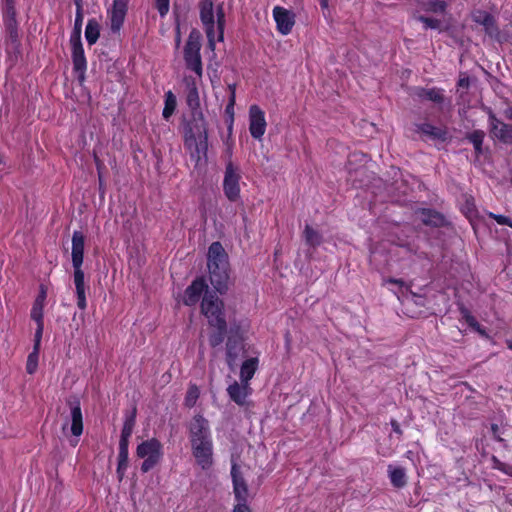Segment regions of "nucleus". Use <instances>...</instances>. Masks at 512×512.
Wrapping results in <instances>:
<instances>
[{
    "mask_svg": "<svg viewBox=\"0 0 512 512\" xmlns=\"http://www.w3.org/2000/svg\"><path fill=\"white\" fill-rule=\"evenodd\" d=\"M45 299H46V291L42 287L39 295L37 296V298L35 299V301L33 303V307L31 309V314H30L31 318L36 323H44L43 322V309H44Z\"/></svg>",
    "mask_w": 512,
    "mask_h": 512,
    "instance_id": "4be33fe9",
    "label": "nucleus"
},
{
    "mask_svg": "<svg viewBox=\"0 0 512 512\" xmlns=\"http://www.w3.org/2000/svg\"><path fill=\"white\" fill-rule=\"evenodd\" d=\"M266 119L264 111L257 105H252L249 109V131L253 138L261 139L266 131Z\"/></svg>",
    "mask_w": 512,
    "mask_h": 512,
    "instance_id": "9d476101",
    "label": "nucleus"
},
{
    "mask_svg": "<svg viewBox=\"0 0 512 512\" xmlns=\"http://www.w3.org/2000/svg\"><path fill=\"white\" fill-rule=\"evenodd\" d=\"M464 211L469 218H472L475 215V205L473 201L467 200Z\"/></svg>",
    "mask_w": 512,
    "mask_h": 512,
    "instance_id": "09e8293b",
    "label": "nucleus"
},
{
    "mask_svg": "<svg viewBox=\"0 0 512 512\" xmlns=\"http://www.w3.org/2000/svg\"><path fill=\"white\" fill-rule=\"evenodd\" d=\"M75 5H76V9L77 10H82L83 9V6H82V0H73Z\"/></svg>",
    "mask_w": 512,
    "mask_h": 512,
    "instance_id": "6e6d98bb",
    "label": "nucleus"
},
{
    "mask_svg": "<svg viewBox=\"0 0 512 512\" xmlns=\"http://www.w3.org/2000/svg\"><path fill=\"white\" fill-rule=\"evenodd\" d=\"M244 344L240 339L229 337L227 342V362L233 368L238 359L244 355Z\"/></svg>",
    "mask_w": 512,
    "mask_h": 512,
    "instance_id": "6ab92c4d",
    "label": "nucleus"
},
{
    "mask_svg": "<svg viewBox=\"0 0 512 512\" xmlns=\"http://www.w3.org/2000/svg\"><path fill=\"white\" fill-rule=\"evenodd\" d=\"M392 426H393V429L396 433H401V430L399 428V425L396 421H392Z\"/></svg>",
    "mask_w": 512,
    "mask_h": 512,
    "instance_id": "4d7b16f0",
    "label": "nucleus"
},
{
    "mask_svg": "<svg viewBox=\"0 0 512 512\" xmlns=\"http://www.w3.org/2000/svg\"><path fill=\"white\" fill-rule=\"evenodd\" d=\"M273 16L279 32L283 35L290 33L294 25V15L289 10L276 6L273 9Z\"/></svg>",
    "mask_w": 512,
    "mask_h": 512,
    "instance_id": "2eb2a0df",
    "label": "nucleus"
},
{
    "mask_svg": "<svg viewBox=\"0 0 512 512\" xmlns=\"http://www.w3.org/2000/svg\"><path fill=\"white\" fill-rule=\"evenodd\" d=\"M489 217L493 218L500 225H508L512 228V220L506 216L489 213Z\"/></svg>",
    "mask_w": 512,
    "mask_h": 512,
    "instance_id": "49530a36",
    "label": "nucleus"
},
{
    "mask_svg": "<svg viewBox=\"0 0 512 512\" xmlns=\"http://www.w3.org/2000/svg\"><path fill=\"white\" fill-rule=\"evenodd\" d=\"M155 6L161 16H165L169 11V0H155Z\"/></svg>",
    "mask_w": 512,
    "mask_h": 512,
    "instance_id": "c03bdc74",
    "label": "nucleus"
},
{
    "mask_svg": "<svg viewBox=\"0 0 512 512\" xmlns=\"http://www.w3.org/2000/svg\"><path fill=\"white\" fill-rule=\"evenodd\" d=\"M100 35V26L97 20L90 19L86 25L85 38L87 42L92 45L96 43Z\"/></svg>",
    "mask_w": 512,
    "mask_h": 512,
    "instance_id": "c85d7f7f",
    "label": "nucleus"
},
{
    "mask_svg": "<svg viewBox=\"0 0 512 512\" xmlns=\"http://www.w3.org/2000/svg\"><path fill=\"white\" fill-rule=\"evenodd\" d=\"M508 347L512 350V341L509 342Z\"/></svg>",
    "mask_w": 512,
    "mask_h": 512,
    "instance_id": "680f3d73",
    "label": "nucleus"
},
{
    "mask_svg": "<svg viewBox=\"0 0 512 512\" xmlns=\"http://www.w3.org/2000/svg\"><path fill=\"white\" fill-rule=\"evenodd\" d=\"M304 238L308 245L310 246H318L321 243L322 237L321 235L314 230L311 226L306 225L304 229Z\"/></svg>",
    "mask_w": 512,
    "mask_h": 512,
    "instance_id": "473e14b6",
    "label": "nucleus"
},
{
    "mask_svg": "<svg viewBox=\"0 0 512 512\" xmlns=\"http://www.w3.org/2000/svg\"><path fill=\"white\" fill-rule=\"evenodd\" d=\"M209 278L214 288L223 293L227 290L229 280L228 257L220 242H213L207 254Z\"/></svg>",
    "mask_w": 512,
    "mask_h": 512,
    "instance_id": "f257e3e1",
    "label": "nucleus"
},
{
    "mask_svg": "<svg viewBox=\"0 0 512 512\" xmlns=\"http://www.w3.org/2000/svg\"><path fill=\"white\" fill-rule=\"evenodd\" d=\"M458 85H459L460 87H464V88L468 87V85H469V79H468V78H466V77H462V78H460V79H459V82H458Z\"/></svg>",
    "mask_w": 512,
    "mask_h": 512,
    "instance_id": "603ef678",
    "label": "nucleus"
},
{
    "mask_svg": "<svg viewBox=\"0 0 512 512\" xmlns=\"http://www.w3.org/2000/svg\"><path fill=\"white\" fill-rule=\"evenodd\" d=\"M231 475L234 485V494L236 499L238 500V503L246 504V500L248 497V488L240 474L239 468L235 464L232 466Z\"/></svg>",
    "mask_w": 512,
    "mask_h": 512,
    "instance_id": "f3484780",
    "label": "nucleus"
},
{
    "mask_svg": "<svg viewBox=\"0 0 512 512\" xmlns=\"http://www.w3.org/2000/svg\"><path fill=\"white\" fill-rule=\"evenodd\" d=\"M499 468L502 469L505 473L512 475V468L511 467H506L505 464H501L499 466Z\"/></svg>",
    "mask_w": 512,
    "mask_h": 512,
    "instance_id": "5fc2aeb1",
    "label": "nucleus"
},
{
    "mask_svg": "<svg viewBox=\"0 0 512 512\" xmlns=\"http://www.w3.org/2000/svg\"><path fill=\"white\" fill-rule=\"evenodd\" d=\"M492 430L494 432V435L496 436L497 425H492Z\"/></svg>",
    "mask_w": 512,
    "mask_h": 512,
    "instance_id": "bf43d9fd",
    "label": "nucleus"
},
{
    "mask_svg": "<svg viewBox=\"0 0 512 512\" xmlns=\"http://www.w3.org/2000/svg\"><path fill=\"white\" fill-rule=\"evenodd\" d=\"M227 392L234 402H236L239 405H243L246 401V398L251 393V388L249 383L234 382L233 384L229 385Z\"/></svg>",
    "mask_w": 512,
    "mask_h": 512,
    "instance_id": "a211bd4d",
    "label": "nucleus"
},
{
    "mask_svg": "<svg viewBox=\"0 0 512 512\" xmlns=\"http://www.w3.org/2000/svg\"><path fill=\"white\" fill-rule=\"evenodd\" d=\"M416 20L423 23L425 29H437L439 31H444L447 29V27H443V24L440 20L435 18L419 15L416 16Z\"/></svg>",
    "mask_w": 512,
    "mask_h": 512,
    "instance_id": "2f4dec72",
    "label": "nucleus"
},
{
    "mask_svg": "<svg viewBox=\"0 0 512 512\" xmlns=\"http://www.w3.org/2000/svg\"><path fill=\"white\" fill-rule=\"evenodd\" d=\"M5 27H6V31H7L8 35H9L11 45L13 46V48H16L17 43H18V37H19L16 18L12 17V18L5 19Z\"/></svg>",
    "mask_w": 512,
    "mask_h": 512,
    "instance_id": "c756f323",
    "label": "nucleus"
},
{
    "mask_svg": "<svg viewBox=\"0 0 512 512\" xmlns=\"http://www.w3.org/2000/svg\"><path fill=\"white\" fill-rule=\"evenodd\" d=\"M241 175L239 169L233 165L232 162H228L226 165L225 176L223 181V188L226 197L230 201H236L240 195L239 181Z\"/></svg>",
    "mask_w": 512,
    "mask_h": 512,
    "instance_id": "1a4fd4ad",
    "label": "nucleus"
},
{
    "mask_svg": "<svg viewBox=\"0 0 512 512\" xmlns=\"http://www.w3.org/2000/svg\"><path fill=\"white\" fill-rule=\"evenodd\" d=\"M5 1V19L8 18H15L16 11L14 8V1L13 0H4Z\"/></svg>",
    "mask_w": 512,
    "mask_h": 512,
    "instance_id": "a18cd8bd",
    "label": "nucleus"
},
{
    "mask_svg": "<svg viewBox=\"0 0 512 512\" xmlns=\"http://www.w3.org/2000/svg\"><path fill=\"white\" fill-rule=\"evenodd\" d=\"M414 95L423 100H430L436 103L443 101V95L438 89L415 88Z\"/></svg>",
    "mask_w": 512,
    "mask_h": 512,
    "instance_id": "393cba45",
    "label": "nucleus"
},
{
    "mask_svg": "<svg viewBox=\"0 0 512 512\" xmlns=\"http://www.w3.org/2000/svg\"><path fill=\"white\" fill-rule=\"evenodd\" d=\"M177 106V100L172 91H168L165 94V106L163 109V117L165 119H169V117L174 113Z\"/></svg>",
    "mask_w": 512,
    "mask_h": 512,
    "instance_id": "7c9ffc66",
    "label": "nucleus"
},
{
    "mask_svg": "<svg viewBox=\"0 0 512 512\" xmlns=\"http://www.w3.org/2000/svg\"><path fill=\"white\" fill-rule=\"evenodd\" d=\"M201 35L197 31H192L184 49L186 64H202L200 56Z\"/></svg>",
    "mask_w": 512,
    "mask_h": 512,
    "instance_id": "9b49d317",
    "label": "nucleus"
},
{
    "mask_svg": "<svg viewBox=\"0 0 512 512\" xmlns=\"http://www.w3.org/2000/svg\"><path fill=\"white\" fill-rule=\"evenodd\" d=\"M226 329H217V332L210 336L209 342L211 346H218L223 341L224 333Z\"/></svg>",
    "mask_w": 512,
    "mask_h": 512,
    "instance_id": "a19ab883",
    "label": "nucleus"
},
{
    "mask_svg": "<svg viewBox=\"0 0 512 512\" xmlns=\"http://www.w3.org/2000/svg\"><path fill=\"white\" fill-rule=\"evenodd\" d=\"M388 473L391 480V483L395 487H403L406 484V474L403 468L394 467L392 465L388 466Z\"/></svg>",
    "mask_w": 512,
    "mask_h": 512,
    "instance_id": "bb28decb",
    "label": "nucleus"
},
{
    "mask_svg": "<svg viewBox=\"0 0 512 512\" xmlns=\"http://www.w3.org/2000/svg\"><path fill=\"white\" fill-rule=\"evenodd\" d=\"M187 104L193 110H196L200 105L199 94L195 85H192L189 88L187 94Z\"/></svg>",
    "mask_w": 512,
    "mask_h": 512,
    "instance_id": "c9c22d12",
    "label": "nucleus"
},
{
    "mask_svg": "<svg viewBox=\"0 0 512 512\" xmlns=\"http://www.w3.org/2000/svg\"><path fill=\"white\" fill-rule=\"evenodd\" d=\"M43 330H44V323H37V328H36V332L34 335V346H33V349H35V350L40 349Z\"/></svg>",
    "mask_w": 512,
    "mask_h": 512,
    "instance_id": "ea45409f",
    "label": "nucleus"
},
{
    "mask_svg": "<svg viewBox=\"0 0 512 512\" xmlns=\"http://www.w3.org/2000/svg\"><path fill=\"white\" fill-rule=\"evenodd\" d=\"M320 6L322 9H328V0H320Z\"/></svg>",
    "mask_w": 512,
    "mask_h": 512,
    "instance_id": "13d9d810",
    "label": "nucleus"
},
{
    "mask_svg": "<svg viewBox=\"0 0 512 512\" xmlns=\"http://www.w3.org/2000/svg\"><path fill=\"white\" fill-rule=\"evenodd\" d=\"M190 67L198 75V77L202 76V66H190Z\"/></svg>",
    "mask_w": 512,
    "mask_h": 512,
    "instance_id": "864d4df0",
    "label": "nucleus"
},
{
    "mask_svg": "<svg viewBox=\"0 0 512 512\" xmlns=\"http://www.w3.org/2000/svg\"><path fill=\"white\" fill-rule=\"evenodd\" d=\"M73 64H85L84 51L80 44H73Z\"/></svg>",
    "mask_w": 512,
    "mask_h": 512,
    "instance_id": "4c0bfd02",
    "label": "nucleus"
},
{
    "mask_svg": "<svg viewBox=\"0 0 512 512\" xmlns=\"http://www.w3.org/2000/svg\"><path fill=\"white\" fill-rule=\"evenodd\" d=\"M129 0H113L110 13L111 30L114 33L120 31L127 13V5Z\"/></svg>",
    "mask_w": 512,
    "mask_h": 512,
    "instance_id": "4468645a",
    "label": "nucleus"
},
{
    "mask_svg": "<svg viewBox=\"0 0 512 512\" xmlns=\"http://www.w3.org/2000/svg\"><path fill=\"white\" fill-rule=\"evenodd\" d=\"M85 238L80 231H74L72 236V264L74 270H82Z\"/></svg>",
    "mask_w": 512,
    "mask_h": 512,
    "instance_id": "dca6fc26",
    "label": "nucleus"
},
{
    "mask_svg": "<svg viewBox=\"0 0 512 512\" xmlns=\"http://www.w3.org/2000/svg\"><path fill=\"white\" fill-rule=\"evenodd\" d=\"M447 3L443 0H428L424 4V10L432 13H444Z\"/></svg>",
    "mask_w": 512,
    "mask_h": 512,
    "instance_id": "72a5a7b5",
    "label": "nucleus"
},
{
    "mask_svg": "<svg viewBox=\"0 0 512 512\" xmlns=\"http://www.w3.org/2000/svg\"><path fill=\"white\" fill-rule=\"evenodd\" d=\"M201 311L211 326L216 329H226L223 303L218 296L212 293H205L201 303Z\"/></svg>",
    "mask_w": 512,
    "mask_h": 512,
    "instance_id": "20e7f679",
    "label": "nucleus"
},
{
    "mask_svg": "<svg viewBox=\"0 0 512 512\" xmlns=\"http://www.w3.org/2000/svg\"><path fill=\"white\" fill-rule=\"evenodd\" d=\"M491 132L492 134L507 143H512V127L500 122L495 117H491Z\"/></svg>",
    "mask_w": 512,
    "mask_h": 512,
    "instance_id": "412c9836",
    "label": "nucleus"
},
{
    "mask_svg": "<svg viewBox=\"0 0 512 512\" xmlns=\"http://www.w3.org/2000/svg\"><path fill=\"white\" fill-rule=\"evenodd\" d=\"M136 410L128 415L124 421L119 444L129 445V438L132 435L135 426Z\"/></svg>",
    "mask_w": 512,
    "mask_h": 512,
    "instance_id": "b1692460",
    "label": "nucleus"
},
{
    "mask_svg": "<svg viewBox=\"0 0 512 512\" xmlns=\"http://www.w3.org/2000/svg\"><path fill=\"white\" fill-rule=\"evenodd\" d=\"M469 322H470V325H474V319L471 318V320Z\"/></svg>",
    "mask_w": 512,
    "mask_h": 512,
    "instance_id": "052dcab7",
    "label": "nucleus"
},
{
    "mask_svg": "<svg viewBox=\"0 0 512 512\" xmlns=\"http://www.w3.org/2000/svg\"><path fill=\"white\" fill-rule=\"evenodd\" d=\"M190 442L209 439L211 437L208 421L201 415H196L189 423Z\"/></svg>",
    "mask_w": 512,
    "mask_h": 512,
    "instance_id": "f8f14e48",
    "label": "nucleus"
},
{
    "mask_svg": "<svg viewBox=\"0 0 512 512\" xmlns=\"http://www.w3.org/2000/svg\"><path fill=\"white\" fill-rule=\"evenodd\" d=\"M86 66H74V76L77 77L79 82L84 81V71Z\"/></svg>",
    "mask_w": 512,
    "mask_h": 512,
    "instance_id": "8fccbe9b",
    "label": "nucleus"
},
{
    "mask_svg": "<svg viewBox=\"0 0 512 512\" xmlns=\"http://www.w3.org/2000/svg\"><path fill=\"white\" fill-rule=\"evenodd\" d=\"M73 280L77 296V306L81 310H84L87 306V302L83 270H74Z\"/></svg>",
    "mask_w": 512,
    "mask_h": 512,
    "instance_id": "aec40b11",
    "label": "nucleus"
},
{
    "mask_svg": "<svg viewBox=\"0 0 512 512\" xmlns=\"http://www.w3.org/2000/svg\"><path fill=\"white\" fill-rule=\"evenodd\" d=\"M137 456L144 459L141 465L143 472L150 471L163 457V446L156 438H151L140 443L137 447Z\"/></svg>",
    "mask_w": 512,
    "mask_h": 512,
    "instance_id": "39448f33",
    "label": "nucleus"
},
{
    "mask_svg": "<svg viewBox=\"0 0 512 512\" xmlns=\"http://www.w3.org/2000/svg\"><path fill=\"white\" fill-rule=\"evenodd\" d=\"M258 367V359L250 358L243 362L240 370L241 382L249 383Z\"/></svg>",
    "mask_w": 512,
    "mask_h": 512,
    "instance_id": "5701e85b",
    "label": "nucleus"
},
{
    "mask_svg": "<svg viewBox=\"0 0 512 512\" xmlns=\"http://www.w3.org/2000/svg\"><path fill=\"white\" fill-rule=\"evenodd\" d=\"M470 141L473 143L477 153L481 152V145L484 139V133L482 131H474L469 136Z\"/></svg>",
    "mask_w": 512,
    "mask_h": 512,
    "instance_id": "58836bf2",
    "label": "nucleus"
},
{
    "mask_svg": "<svg viewBox=\"0 0 512 512\" xmlns=\"http://www.w3.org/2000/svg\"><path fill=\"white\" fill-rule=\"evenodd\" d=\"M421 133L430 136L431 138H443L444 133L441 129L432 126L431 124L424 123L418 126Z\"/></svg>",
    "mask_w": 512,
    "mask_h": 512,
    "instance_id": "f704fd0d",
    "label": "nucleus"
},
{
    "mask_svg": "<svg viewBox=\"0 0 512 512\" xmlns=\"http://www.w3.org/2000/svg\"><path fill=\"white\" fill-rule=\"evenodd\" d=\"M82 22H83V9L82 10L76 9L75 30H77L78 33H80Z\"/></svg>",
    "mask_w": 512,
    "mask_h": 512,
    "instance_id": "de8ad7c7",
    "label": "nucleus"
},
{
    "mask_svg": "<svg viewBox=\"0 0 512 512\" xmlns=\"http://www.w3.org/2000/svg\"><path fill=\"white\" fill-rule=\"evenodd\" d=\"M419 219L426 225L440 226L444 223L441 214L432 210H423L419 213Z\"/></svg>",
    "mask_w": 512,
    "mask_h": 512,
    "instance_id": "a878e982",
    "label": "nucleus"
},
{
    "mask_svg": "<svg viewBox=\"0 0 512 512\" xmlns=\"http://www.w3.org/2000/svg\"><path fill=\"white\" fill-rule=\"evenodd\" d=\"M70 415L62 425V432L67 435L68 427L75 439L71 440V445L76 446L78 438L83 432V416L80 403L78 401H69Z\"/></svg>",
    "mask_w": 512,
    "mask_h": 512,
    "instance_id": "0eeeda50",
    "label": "nucleus"
},
{
    "mask_svg": "<svg viewBox=\"0 0 512 512\" xmlns=\"http://www.w3.org/2000/svg\"><path fill=\"white\" fill-rule=\"evenodd\" d=\"M185 147L196 163L206 157L208 149L207 125L201 112L194 113L193 121L185 133Z\"/></svg>",
    "mask_w": 512,
    "mask_h": 512,
    "instance_id": "f03ea898",
    "label": "nucleus"
},
{
    "mask_svg": "<svg viewBox=\"0 0 512 512\" xmlns=\"http://www.w3.org/2000/svg\"><path fill=\"white\" fill-rule=\"evenodd\" d=\"M208 286L203 278L195 279L189 285L184 294L183 302L187 306H194L198 303L204 292H207Z\"/></svg>",
    "mask_w": 512,
    "mask_h": 512,
    "instance_id": "ddd939ff",
    "label": "nucleus"
},
{
    "mask_svg": "<svg viewBox=\"0 0 512 512\" xmlns=\"http://www.w3.org/2000/svg\"><path fill=\"white\" fill-rule=\"evenodd\" d=\"M199 396V391L196 387H191L186 396V405L191 407L195 404Z\"/></svg>",
    "mask_w": 512,
    "mask_h": 512,
    "instance_id": "79ce46f5",
    "label": "nucleus"
},
{
    "mask_svg": "<svg viewBox=\"0 0 512 512\" xmlns=\"http://www.w3.org/2000/svg\"><path fill=\"white\" fill-rule=\"evenodd\" d=\"M38 356L39 350L33 349V351L28 355L26 370L29 374H33L38 366Z\"/></svg>",
    "mask_w": 512,
    "mask_h": 512,
    "instance_id": "e433bc0d",
    "label": "nucleus"
},
{
    "mask_svg": "<svg viewBox=\"0 0 512 512\" xmlns=\"http://www.w3.org/2000/svg\"><path fill=\"white\" fill-rule=\"evenodd\" d=\"M233 512H251L249 507L244 503L235 505Z\"/></svg>",
    "mask_w": 512,
    "mask_h": 512,
    "instance_id": "3c124183",
    "label": "nucleus"
},
{
    "mask_svg": "<svg viewBox=\"0 0 512 512\" xmlns=\"http://www.w3.org/2000/svg\"><path fill=\"white\" fill-rule=\"evenodd\" d=\"M230 88V91H231V96H230V99H229V103L226 107V113L228 115H230L231 118H233L234 116V105H235V87L234 86H229Z\"/></svg>",
    "mask_w": 512,
    "mask_h": 512,
    "instance_id": "37998d69",
    "label": "nucleus"
},
{
    "mask_svg": "<svg viewBox=\"0 0 512 512\" xmlns=\"http://www.w3.org/2000/svg\"><path fill=\"white\" fill-rule=\"evenodd\" d=\"M127 467H128V445L119 444L118 467H117V474L119 476V479H122L124 477Z\"/></svg>",
    "mask_w": 512,
    "mask_h": 512,
    "instance_id": "cd10ccee",
    "label": "nucleus"
},
{
    "mask_svg": "<svg viewBox=\"0 0 512 512\" xmlns=\"http://www.w3.org/2000/svg\"><path fill=\"white\" fill-rule=\"evenodd\" d=\"M192 454L202 469H208L213 463L212 438L191 442Z\"/></svg>",
    "mask_w": 512,
    "mask_h": 512,
    "instance_id": "6e6552de",
    "label": "nucleus"
},
{
    "mask_svg": "<svg viewBox=\"0 0 512 512\" xmlns=\"http://www.w3.org/2000/svg\"><path fill=\"white\" fill-rule=\"evenodd\" d=\"M472 21L484 28L485 34L493 41L503 43L507 41V34L497 26L494 16L483 10H475L471 13Z\"/></svg>",
    "mask_w": 512,
    "mask_h": 512,
    "instance_id": "423d86ee",
    "label": "nucleus"
},
{
    "mask_svg": "<svg viewBox=\"0 0 512 512\" xmlns=\"http://www.w3.org/2000/svg\"><path fill=\"white\" fill-rule=\"evenodd\" d=\"M200 20L205 27L209 46L214 49L215 24H217L218 40H223L225 27L224 3H220L214 11L211 0H201L199 3Z\"/></svg>",
    "mask_w": 512,
    "mask_h": 512,
    "instance_id": "7ed1b4c3",
    "label": "nucleus"
}]
</instances>
